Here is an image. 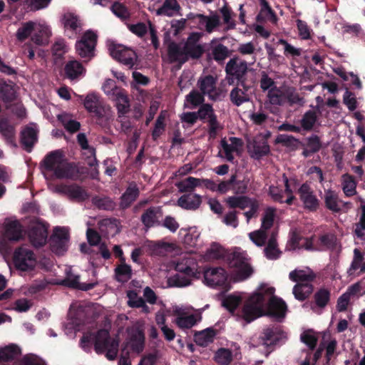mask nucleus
<instances>
[{
    "label": "nucleus",
    "instance_id": "obj_13",
    "mask_svg": "<svg viewBox=\"0 0 365 365\" xmlns=\"http://www.w3.org/2000/svg\"><path fill=\"white\" fill-rule=\"evenodd\" d=\"M216 84V78L211 75L200 77L197 81L200 91L214 101L220 100L221 97V91L217 88Z\"/></svg>",
    "mask_w": 365,
    "mask_h": 365
},
{
    "label": "nucleus",
    "instance_id": "obj_39",
    "mask_svg": "<svg viewBox=\"0 0 365 365\" xmlns=\"http://www.w3.org/2000/svg\"><path fill=\"white\" fill-rule=\"evenodd\" d=\"M180 6L177 0H165L162 6L156 10L158 16H173L175 12L178 11Z\"/></svg>",
    "mask_w": 365,
    "mask_h": 365
},
{
    "label": "nucleus",
    "instance_id": "obj_3",
    "mask_svg": "<svg viewBox=\"0 0 365 365\" xmlns=\"http://www.w3.org/2000/svg\"><path fill=\"white\" fill-rule=\"evenodd\" d=\"M225 72L230 85L242 83V81L256 82L253 74L254 70L248 68L246 61L242 60L237 56H234L229 60L225 66Z\"/></svg>",
    "mask_w": 365,
    "mask_h": 365
},
{
    "label": "nucleus",
    "instance_id": "obj_36",
    "mask_svg": "<svg viewBox=\"0 0 365 365\" xmlns=\"http://www.w3.org/2000/svg\"><path fill=\"white\" fill-rule=\"evenodd\" d=\"M252 199L247 195H237V196L228 197L225 200V202L230 209L240 208L243 210L248 207L249 202H252Z\"/></svg>",
    "mask_w": 365,
    "mask_h": 365
},
{
    "label": "nucleus",
    "instance_id": "obj_27",
    "mask_svg": "<svg viewBox=\"0 0 365 365\" xmlns=\"http://www.w3.org/2000/svg\"><path fill=\"white\" fill-rule=\"evenodd\" d=\"M139 194L137 185L135 182L130 183L120 197V207L123 210L128 208L135 201Z\"/></svg>",
    "mask_w": 365,
    "mask_h": 365
},
{
    "label": "nucleus",
    "instance_id": "obj_2",
    "mask_svg": "<svg viewBox=\"0 0 365 365\" xmlns=\"http://www.w3.org/2000/svg\"><path fill=\"white\" fill-rule=\"evenodd\" d=\"M80 342L84 349L86 347L89 348L91 344L93 342L96 352L97 354L106 352V356L108 360H114L118 352V340L110 338L108 330L105 329L98 330L95 335L90 332L84 334Z\"/></svg>",
    "mask_w": 365,
    "mask_h": 365
},
{
    "label": "nucleus",
    "instance_id": "obj_19",
    "mask_svg": "<svg viewBox=\"0 0 365 365\" xmlns=\"http://www.w3.org/2000/svg\"><path fill=\"white\" fill-rule=\"evenodd\" d=\"M63 24L66 36L69 38H75L81 29L78 17L72 13L65 14L63 17Z\"/></svg>",
    "mask_w": 365,
    "mask_h": 365
},
{
    "label": "nucleus",
    "instance_id": "obj_63",
    "mask_svg": "<svg viewBox=\"0 0 365 365\" xmlns=\"http://www.w3.org/2000/svg\"><path fill=\"white\" fill-rule=\"evenodd\" d=\"M110 10L116 16L122 20H125L129 16L127 7L118 1H115L112 4Z\"/></svg>",
    "mask_w": 365,
    "mask_h": 365
},
{
    "label": "nucleus",
    "instance_id": "obj_55",
    "mask_svg": "<svg viewBox=\"0 0 365 365\" xmlns=\"http://www.w3.org/2000/svg\"><path fill=\"white\" fill-rule=\"evenodd\" d=\"M223 21L227 25L228 29H232L235 27L236 24L234 20L232 19L233 16H235L232 9L225 4L220 10Z\"/></svg>",
    "mask_w": 365,
    "mask_h": 365
},
{
    "label": "nucleus",
    "instance_id": "obj_52",
    "mask_svg": "<svg viewBox=\"0 0 365 365\" xmlns=\"http://www.w3.org/2000/svg\"><path fill=\"white\" fill-rule=\"evenodd\" d=\"M276 209L272 207H267L262 218L261 228L264 230H269L274 224Z\"/></svg>",
    "mask_w": 365,
    "mask_h": 365
},
{
    "label": "nucleus",
    "instance_id": "obj_40",
    "mask_svg": "<svg viewBox=\"0 0 365 365\" xmlns=\"http://www.w3.org/2000/svg\"><path fill=\"white\" fill-rule=\"evenodd\" d=\"M200 186H202L201 179L194 177H188L177 184V187L180 192L188 193H192L195 187Z\"/></svg>",
    "mask_w": 365,
    "mask_h": 365
},
{
    "label": "nucleus",
    "instance_id": "obj_53",
    "mask_svg": "<svg viewBox=\"0 0 365 365\" xmlns=\"http://www.w3.org/2000/svg\"><path fill=\"white\" fill-rule=\"evenodd\" d=\"M249 184L250 179L248 178L244 177L242 180H237L235 174V180L232 183V190L235 195H245L247 192Z\"/></svg>",
    "mask_w": 365,
    "mask_h": 365
},
{
    "label": "nucleus",
    "instance_id": "obj_21",
    "mask_svg": "<svg viewBox=\"0 0 365 365\" xmlns=\"http://www.w3.org/2000/svg\"><path fill=\"white\" fill-rule=\"evenodd\" d=\"M168 56L170 63H178L180 67L187 61L185 46L182 48L174 41H171L168 46Z\"/></svg>",
    "mask_w": 365,
    "mask_h": 365
},
{
    "label": "nucleus",
    "instance_id": "obj_28",
    "mask_svg": "<svg viewBox=\"0 0 365 365\" xmlns=\"http://www.w3.org/2000/svg\"><path fill=\"white\" fill-rule=\"evenodd\" d=\"M118 116L121 117L130 111V101L125 90H116L113 92Z\"/></svg>",
    "mask_w": 365,
    "mask_h": 365
},
{
    "label": "nucleus",
    "instance_id": "obj_51",
    "mask_svg": "<svg viewBox=\"0 0 365 365\" xmlns=\"http://www.w3.org/2000/svg\"><path fill=\"white\" fill-rule=\"evenodd\" d=\"M34 27L35 23L31 21L23 23L22 26L16 31V38L21 42L24 41L34 31Z\"/></svg>",
    "mask_w": 365,
    "mask_h": 365
},
{
    "label": "nucleus",
    "instance_id": "obj_11",
    "mask_svg": "<svg viewBox=\"0 0 365 365\" xmlns=\"http://www.w3.org/2000/svg\"><path fill=\"white\" fill-rule=\"evenodd\" d=\"M229 266L236 269L240 279H245L253 273V269L247 262V257L240 252H233L229 259Z\"/></svg>",
    "mask_w": 365,
    "mask_h": 365
},
{
    "label": "nucleus",
    "instance_id": "obj_15",
    "mask_svg": "<svg viewBox=\"0 0 365 365\" xmlns=\"http://www.w3.org/2000/svg\"><path fill=\"white\" fill-rule=\"evenodd\" d=\"M28 236L34 247H41L46 245L47 241L48 226L43 222H38L31 227Z\"/></svg>",
    "mask_w": 365,
    "mask_h": 365
},
{
    "label": "nucleus",
    "instance_id": "obj_6",
    "mask_svg": "<svg viewBox=\"0 0 365 365\" xmlns=\"http://www.w3.org/2000/svg\"><path fill=\"white\" fill-rule=\"evenodd\" d=\"M262 291L267 299V314L278 319H283L287 309L286 303L282 299L274 296L275 291L274 287L262 286Z\"/></svg>",
    "mask_w": 365,
    "mask_h": 365
},
{
    "label": "nucleus",
    "instance_id": "obj_30",
    "mask_svg": "<svg viewBox=\"0 0 365 365\" xmlns=\"http://www.w3.org/2000/svg\"><path fill=\"white\" fill-rule=\"evenodd\" d=\"M216 334L217 330L212 327H209L202 331L196 332L194 334V339L197 345L205 347L213 342Z\"/></svg>",
    "mask_w": 365,
    "mask_h": 365
},
{
    "label": "nucleus",
    "instance_id": "obj_26",
    "mask_svg": "<svg viewBox=\"0 0 365 365\" xmlns=\"http://www.w3.org/2000/svg\"><path fill=\"white\" fill-rule=\"evenodd\" d=\"M202 203V197L200 195L187 193L184 194L178 200V205L183 209L195 210Z\"/></svg>",
    "mask_w": 365,
    "mask_h": 365
},
{
    "label": "nucleus",
    "instance_id": "obj_60",
    "mask_svg": "<svg viewBox=\"0 0 365 365\" xmlns=\"http://www.w3.org/2000/svg\"><path fill=\"white\" fill-rule=\"evenodd\" d=\"M229 53L228 48L222 43L217 44L212 49L213 58L217 62L224 61L229 56Z\"/></svg>",
    "mask_w": 365,
    "mask_h": 365
},
{
    "label": "nucleus",
    "instance_id": "obj_8",
    "mask_svg": "<svg viewBox=\"0 0 365 365\" xmlns=\"http://www.w3.org/2000/svg\"><path fill=\"white\" fill-rule=\"evenodd\" d=\"M109 51L114 59L129 68H133L138 61L135 51L122 44L111 43L109 46Z\"/></svg>",
    "mask_w": 365,
    "mask_h": 365
},
{
    "label": "nucleus",
    "instance_id": "obj_23",
    "mask_svg": "<svg viewBox=\"0 0 365 365\" xmlns=\"http://www.w3.org/2000/svg\"><path fill=\"white\" fill-rule=\"evenodd\" d=\"M21 143L27 152H31L38 141V130L29 125H26L21 131Z\"/></svg>",
    "mask_w": 365,
    "mask_h": 365
},
{
    "label": "nucleus",
    "instance_id": "obj_46",
    "mask_svg": "<svg viewBox=\"0 0 365 365\" xmlns=\"http://www.w3.org/2000/svg\"><path fill=\"white\" fill-rule=\"evenodd\" d=\"M192 276L177 273L168 279V284L171 287H183L191 284Z\"/></svg>",
    "mask_w": 365,
    "mask_h": 365
},
{
    "label": "nucleus",
    "instance_id": "obj_7",
    "mask_svg": "<svg viewBox=\"0 0 365 365\" xmlns=\"http://www.w3.org/2000/svg\"><path fill=\"white\" fill-rule=\"evenodd\" d=\"M98 36L92 31H86L81 38L76 43V50L78 56L83 58L91 59L95 56V48Z\"/></svg>",
    "mask_w": 365,
    "mask_h": 365
},
{
    "label": "nucleus",
    "instance_id": "obj_16",
    "mask_svg": "<svg viewBox=\"0 0 365 365\" xmlns=\"http://www.w3.org/2000/svg\"><path fill=\"white\" fill-rule=\"evenodd\" d=\"M204 278L207 284L211 287H220L227 280L225 270L222 267H213L206 269L204 272Z\"/></svg>",
    "mask_w": 365,
    "mask_h": 365
},
{
    "label": "nucleus",
    "instance_id": "obj_62",
    "mask_svg": "<svg viewBox=\"0 0 365 365\" xmlns=\"http://www.w3.org/2000/svg\"><path fill=\"white\" fill-rule=\"evenodd\" d=\"M128 305L131 308H140L144 304V299L139 297L136 291L130 290L127 292Z\"/></svg>",
    "mask_w": 365,
    "mask_h": 365
},
{
    "label": "nucleus",
    "instance_id": "obj_57",
    "mask_svg": "<svg viewBox=\"0 0 365 365\" xmlns=\"http://www.w3.org/2000/svg\"><path fill=\"white\" fill-rule=\"evenodd\" d=\"M261 9L259 14L257 16V20H264L272 17H275V13L269 6L267 0H259Z\"/></svg>",
    "mask_w": 365,
    "mask_h": 365
},
{
    "label": "nucleus",
    "instance_id": "obj_9",
    "mask_svg": "<svg viewBox=\"0 0 365 365\" xmlns=\"http://www.w3.org/2000/svg\"><path fill=\"white\" fill-rule=\"evenodd\" d=\"M196 114L198 119L202 121L206 120L208 123L210 138H215L217 135L218 130L222 129V127L217 120V117L215 113L212 106L210 103L202 104L200 106Z\"/></svg>",
    "mask_w": 365,
    "mask_h": 365
},
{
    "label": "nucleus",
    "instance_id": "obj_1",
    "mask_svg": "<svg viewBox=\"0 0 365 365\" xmlns=\"http://www.w3.org/2000/svg\"><path fill=\"white\" fill-rule=\"evenodd\" d=\"M41 165L46 170L53 172L58 179L78 180L83 175L87 173L86 168L79 167L75 163L66 162L60 150L48 153L41 162Z\"/></svg>",
    "mask_w": 365,
    "mask_h": 365
},
{
    "label": "nucleus",
    "instance_id": "obj_47",
    "mask_svg": "<svg viewBox=\"0 0 365 365\" xmlns=\"http://www.w3.org/2000/svg\"><path fill=\"white\" fill-rule=\"evenodd\" d=\"M115 274L118 282H127L132 277L131 267L125 263L121 264L115 269Z\"/></svg>",
    "mask_w": 365,
    "mask_h": 365
},
{
    "label": "nucleus",
    "instance_id": "obj_61",
    "mask_svg": "<svg viewBox=\"0 0 365 365\" xmlns=\"http://www.w3.org/2000/svg\"><path fill=\"white\" fill-rule=\"evenodd\" d=\"M300 339L310 350H314L316 348L318 342V338L314 334H312V330L304 331L301 334Z\"/></svg>",
    "mask_w": 365,
    "mask_h": 365
},
{
    "label": "nucleus",
    "instance_id": "obj_56",
    "mask_svg": "<svg viewBox=\"0 0 365 365\" xmlns=\"http://www.w3.org/2000/svg\"><path fill=\"white\" fill-rule=\"evenodd\" d=\"M275 142L276 143L282 144L284 146L291 148L292 149H296L297 148V144L299 143V140L294 136L285 134L278 135Z\"/></svg>",
    "mask_w": 365,
    "mask_h": 365
},
{
    "label": "nucleus",
    "instance_id": "obj_4",
    "mask_svg": "<svg viewBox=\"0 0 365 365\" xmlns=\"http://www.w3.org/2000/svg\"><path fill=\"white\" fill-rule=\"evenodd\" d=\"M267 299L262 291V286L259 292L251 295L245 302L242 309V317L247 322H251L265 314L264 307Z\"/></svg>",
    "mask_w": 365,
    "mask_h": 365
},
{
    "label": "nucleus",
    "instance_id": "obj_54",
    "mask_svg": "<svg viewBox=\"0 0 365 365\" xmlns=\"http://www.w3.org/2000/svg\"><path fill=\"white\" fill-rule=\"evenodd\" d=\"M215 361L220 365H228L232 360V352L225 348H220L215 355Z\"/></svg>",
    "mask_w": 365,
    "mask_h": 365
},
{
    "label": "nucleus",
    "instance_id": "obj_22",
    "mask_svg": "<svg viewBox=\"0 0 365 365\" xmlns=\"http://www.w3.org/2000/svg\"><path fill=\"white\" fill-rule=\"evenodd\" d=\"M4 236L9 241H19L24 236V230L19 220H11L5 224Z\"/></svg>",
    "mask_w": 365,
    "mask_h": 365
},
{
    "label": "nucleus",
    "instance_id": "obj_59",
    "mask_svg": "<svg viewBox=\"0 0 365 365\" xmlns=\"http://www.w3.org/2000/svg\"><path fill=\"white\" fill-rule=\"evenodd\" d=\"M185 56L187 59L189 57L193 59H197L202 56L204 53L202 46L198 45H185Z\"/></svg>",
    "mask_w": 365,
    "mask_h": 365
},
{
    "label": "nucleus",
    "instance_id": "obj_17",
    "mask_svg": "<svg viewBox=\"0 0 365 365\" xmlns=\"http://www.w3.org/2000/svg\"><path fill=\"white\" fill-rule=\"evenodd\" d=\"M58 192L65 194L72 199L85 201L89 197L85 189L77 184L61 185L56 187Z\"/></svg>",
    "mask_w": 365,
    "mask_h": 365
},
{
    "label": "nucleus",
    "instance_id": "obj_20",
    "mask_svg": "<svg viewBox=\"0 0 365 365\" xmlns=\"http://www.w3.org/2000/svg\"><path fill=\"white\" fill-rule=\"evenodd\" d=\"M284 337V332L277 327H271L264 329L260 335V340L267 347L275 346Z\"/></svg>",
    "mask_w": 365,
    "mask_h": 365
},
{
    "label": "nucleus",
    "instance_id": "obj_44",
    "mask_svg": "<svg viewBox=\"0 0 365 365\" xmlns=\"http://www.w3.org/2000/svg\"><path fill=\"white\" fill-rule=\"evenodd\" d=\"M93 205L99 210L112 211L115 208V202L107 196H94L92 198Z\"/></svg>",
    "mask_w": 365,
    "mask_h": 365
},
{
    "label": "nucleus",
    "instance_id": "obj_29",
    "mask_svg": "<svg viewBox=\"0 0 365 365\" xmlns=\"http://www.w3.org/2000/svg\"><path fill=\"white\" fill-rule=\"evenodd\" d=\"M290 245L292 249H304L309 251L317 250L314 247L312 238H307L301 236L296 232H294L290 238Z\"/></svg>",
    "mask_w": 365,
    "mask_h": 365
},
{
    "label": "nucleus",
    "instance_id": "obj_12",
    "mask_svg": "<svg viewBox=\"0 0 365 365\" xmlns=\"http://www.w3.org/2000/svg\"><path fill=\"white\" fill-rule=\"evenodd\" d=\"M255 83H236V86L232 89L230 93V99L232 103L237 107L245 103L251 101V90L254 88Z\"/></svg>",
    "mask_w": 365,
    "mask_h": 365
},
{
    "label": "nucleus",
    "instance_id": "obj_31",
    "mask_svg": "<svg viewBox=\"0 0 365 365\" xmlns=\"http://www.w3.org/2000/svg\"><path fill=\"white\" fill-rule=\"evenodd\" d=\"M316 274L311 269H294L289 274V278L297 283H311L316 279Z\"/></svg>",
    "mask_w": 365,
    "mask_h": 365
},
{
    "label": "nucleus",
    "instance_id": "obj_50",
    "mask_svg": "<svg viewBox=\"0 0 365 365\" xmlns=\"http://www.w3.org/2000/svg\"><path fill=\"white\" fill-rule=\"evenodd\" d=\"M58 120L63 125L65 129L71 133L77 132L81 128L80 123L77 120L70 119L67 114L58 115Z\"/></svg>",
    "mask_w": 365,
    "mask_h": 365
},
{
    "label": "nucleus",
    "instance_id": "obj_33",
    "mask_svg": "<svg viewBox=\"0 0 365 365\" xmlns=\"http://www.w3.org/2000/svg\"><path fill=\"white\" fill-rule=\"evenodd\" d=\"M314 290V286L311 283H297L292 290L296 299L303 302L308 299Z\"/></svg>",
    "mask_w": 365,
    "mask_h": 365
},
{
    "label": "nucleus",
    "instance_id": "obj_34",
    "mask_svg": "<svg viewBox=\"0 0 365 365\" xmlns=\"http://www.w3.org/2000/svg\"><path fill=\"white\" fill-rule=\"evenodd\" d=\"M331 299V291L325 287H321L315 292L312 303L319 309L325 308Z\"/></svg>",
    "mask_w": 365,
    "mask_h": 365
},
{
    "label": "nucleus",
    "instance_id": "obj_41",
    "mask_svg": "<svg viewBox=\"0 0 365 365\" xmlns=\"http://www.w3.org/2000/svg\"><path fill=\"white\" fill-rule=\"evenodd\" d=\"M318 120L316 111L309 110L304 113L300 120L301 130L304 131H311Z\"/></svg>",
    "mask_w": 365,
    "mask_h": 365
},
{
    "label": "nucleus",
    "instance_id": "obj_14",
    "mask_svg": "<svg viewBox=\"0 0 365 365\" xmlns=\"http://www.w3.org/2000/svg\"><path fill=\"white\" fill-rule=\"evenodd\" d=\"M297 192L305 210L309 212H316L319 209L320 201L307 183H303L298 189Z\"/></svg>",
    "mask_w": 365,
    "mask_h": 365
},
{
    "label": "nucleus",
    "instance_id": "obj_42",
    "mask_svg": "<svg viewBox=\"0 0 365 365\" xmlns=\"http://www.w3.org/2000/svg\"><path fill=\"white\" fill-rule=\"evenodd\" d=\"M342 190L346 197H351L356 193V182L354 177L346 173L342 175Z\"/></svg>",
    "mask_w": 365,
    "mask_h": 365
},
{
    "label": "nucleus",
    "instance_id": "obj_43",
    "mask_svg": "<svg viewBox=\"0 0 365 365\" xmlns=\"http://www.w3.org/2000/svg\"><path fill=\"white\" fill-rule=\"evenodd\" d=\"M264 252L268 259H277L280 257L282 252L277 247V239L274 234H272L269 239Z\"/></svg>",
    "mask_w": 365,
    "mask_h": 365
},
{
    "label": "nucleus",
    "instance_id": "obj_32",
    "mask_svg": "<svg viewBox=\"0 0 365 365\" xmlns=\"http://www.w3.org/2000/svg\"><path fill=\"white\" fill-rule=\"evenodd\" d=\"M196 267L197 264L192 259L184 258L176 263L175 269L178 273L196 277Z\"/></svg>",
    "mask_w": 365,
    "mask_h": 365
},
{
    "label": "nucleus",
    "instance_id": "obj_10",
    "mask_svg": "<svg viewBox=\"0 0 365 365\" xmlns=\"http://www.w3.org/2000/svg\"><path fill=\"white\" fill-rule=\"evenodd\" d=\"M83 106L88 112L96 118L98 124L101 125L107 120L106 108L96 94H88L83 100Z\"/></svg>",
    "mask_w": 365,
    "mask_h": 365
},
{
    "label": "nucleus",
    "instance_id": "obj_58",
    "mask_svg": "<svg viewBox=\"0 0 365 365\" xmlns=\"http://www.w3.org/2000/svg\"><path fill=\"white\" fill-rule=\"evenodd\" d=\"M241 301L242 298L239 296L229 295L223 299L222 304L230 312L234 313Z\"/></svg>",
    "mask_w": 365,
    "mask_h": 365
},
{
    "label": "nucleus",
    "instance_id": "obj_48",
    "mask_svg": "<svg viewBox=\"0 0 365 365\" xmlns=\"http://www.w3.org/2000/svg\"><path fill=\"white\" fill-rule=\"evenodd\" d=\"M196 18L198 19L200 24L205 26V29L209 33L212 32L220 24V19L217 15L207 16L203 14H197Z\"/></svg>",
    "mask_w": 365,
    "mask_h": 365
},
{
    "label": "nucleus",
    "instance_id": "obj_25",
    "mask_svg": "<svg viewBox=\"0 0 365 365\" xmlns=\"http://www.w3.org/2000/svg\"><path fill=\"white\" fill-rule=\"evenodd\" d=\"M325 207L334 213H339L341 210L339 205L342 202L339 198L338 193L331 189L324 190V195L323 197Z\"/></svg>",
    "mask_w": 365,
    "mask_h": 365
},
{
    "label": "nucleus",
    "instance_id": "obj_45",
    "mask_svg": "<svg viewBox=\"0 0 365 365\" xmlns=\"http://www.w3.org/2000/svg\"><path fill=\"white\" fill-rule=\"evenodd\" d=\"M145 344V336L143 331H138L130 336L129 346L130 349L135 353H140L143 351Z\"/></svg>",
    "mask_w": 365,
    "mask_h": 365
},
{
    "label": "nucleus",
    "instance_id": "obj_49",
    "mask_svg": "<svg viewBox=\"0 0 365 365\" xmlns=\"http://www.w3.org/2000/svg\"><path fill=\"white\" fill-rule=\"evenodd\" d=\"M267 98L269 103L273 106H282L285 103L284 93L276 86L268 91Z\"/></svg>",
    "mask_w": 365,
    "mask_h": 365
},
{
    "label": "nucleus",
    "instance_id": "obj_18",
    "mask_svg": "<svg viewBox=\"0 0 365 365\" xmlns=\"http://www.w3.org/2000/svg\"><path fill=\"white\" fill-rule=\"evenodd\" d=\"M163 215L160 206H151L146 209L140 217V221L146 229L159 225L158 219Z\"/></svg>",
    "mask_w": 365,
    "mask_h": 365
},
{
    "label": "nucleus",
    "instance_id": "obj_24",
    "mask_svg": "<svg viewBox=\"0 0 365 365\" xmlns=\"http://www.w3.org/2000/svg\"><path fill=\"white\" fill-rule=\"evenodd\" d=\"M86 71L82 63L77 60L68 61L64 67L66 77L71 81L77 80L84 76Z\"/></svg>",
    "mask_w": 365,
    "mask_h": 365
},
{
    "label": "nucleus",
    "instance_id": "obj_37",
    "mask_svg": "<svg viewBox=\"0 0 365 365\" xmlns=\"http://www.w3.org/2000/svg\"><path fill=\"white\" fill-rule=\"evenodd\" d=\"M16 98L14 86L6 82L0 83V100L5 103H10Z\"/></svg>",
    "mask_w": 365,
    "mask_h": 365
},
{
    "label": "nucleus",
    "instance_id": "obj_64",
    "mask_svg": "<svg viewBox=\"0 0 365 365\" xmlns=\"http://www.w3.org/2000/svg\"><path fill=\"white\" fill-rule=\"evenodd\" d=\"M250 237L256 245L262 247L266 242L267 235L266 230L261 228L259 230L250 232Z\"/></svg>",
    "mask_w": 365,
    "mask_h": 365
},
{
    "label": "nucleus",
    "instance_id": "obj_38",
    "mask_svg": "<svg viewBox=\"0 0 365 365\" xmlns=\"http://www.w3.org/2000/svg\"><path fill=\"white\" fill-rule=\"evenodd\" d=\"M205 95L195 89H192L185 96V106L190 109L196 108L204 104Z\"/></svg>",
    "mask_w": 365,
    "mask_h": 365
},
{
    "label": "nucleus",
    "instance_id": "obj_5",
    "mask_svg": "<svg viewBox=\"0 0 365 365\" xmlns=\"http://www.w3.org/2000/svg\"><path fill=\"white\" fill-rule=\"evenodd\" d=\"M13 262L17 270L29 272L34 269L37 260L31 250L21 246L15 250L13 255Z\"/></svg>",
    "mask_w": 365,
    "mask_h": 365
},
{
    "label": "nucleus",
    "instance_id": "obj_35",
    "mask_svg": "<svg viewBox=\"0 0 365 365\" xmlns=\"http://www.w3.org/2000/svg\"><path fill=\"white\" fill-rule=\"evenodd\" d=\"M0 133L4 138L7 143L15 145V127L11 125L6 118L0 120Z\"/></svg>",
    "mask_w": 365,
    "mask_h": 365
}]
</instances>
